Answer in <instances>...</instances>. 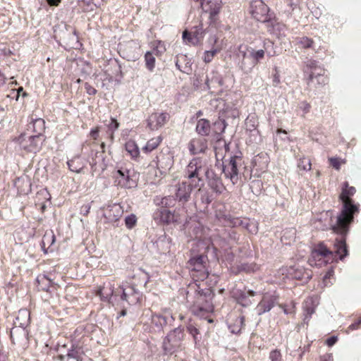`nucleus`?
I'll return each mask as SVG.
<instances>
[{
  "mask_svg": "<svg viewBox=\"0 0 361 361\" xmlns=\"http://www.w3.org/2000/svg\"><path fill=\"white\" fill-rule=\"evenodd\" d=\"M340 199L343 202V208L341 213L336 216V222L331 225L332 229L341 234L346 233L350 224L353 220L354 214L357 212V207L352 203L350 197L355 192L354 187H348L347 183H344Z\"/></svg>",
  "mask_w": 361,
  "mask_h": 361,
  "instance_id": "nucleus-1",
  "label": "nucleus"
},
{
  "mask_svg": "<svg viewBox=\"0 0 361 361\" xmlns=\"http://www.w3.org/2000/svg\"><path fill=\"white\" fill-rule=\"evenodd\" d=\"M194 185L188 181L184 180L176 184L173 187V197H166L163 198L162 204L166 207H172L174 205L176 200L181 204L187 202L190 198Z\"/></svg>",
  "mask_w": 361,
  "mask_h": 361,
  "instance_id": "nucleus-2",
  "label": "nucleus"
},
{
  "mask_svg": "<svg viewBox=\"0 0 361 361\" xmlns=\"http://www.w3.org/2000/svg\"><path fill=\"white\" fill-rule=\"evenodd\" d=\"M208 169L206 162L200 159L195 158L192 159L188 164L185 169V178H187L190 183L194 185L195 188L202 185L200 183L203 181L202 173H206V170Z\"/></svg>",
  "mask_w": 361,
  "mask_h": 361,
  "instance_id": "nucleus-3",
  "label": "nucleus"
},
{
  "mask_svg": "<svg viewBox=\"0 0 361 361\" xmlns=\"http://www.w3.org/2000/svg\"><path fill=\"white\" fill-rule=\"evenodd\" d=\"M43 140L39 135H34L25 132L19 135L16 139V142L19 149L25 153L36 154L40 150Z\"/></svg>",
  "mask_w": 361,
  "mask_h": 361,
  "instance_id": "nucleus-4",
  "label": "nucleus"
},
{
  "mask_svg": "<svg viewBox=\"0 0 361 361\" xmlns=\"http://www.w3.org/2000/svg\"><path fill=\"white\" fill-rule=\"evenodd\" d=\"M184 338L183 329L178 326L171 331L163 341V349L166 353L172 354L180 346Z\"/></svg>",
  "mask_w": 361,
  "mask_h": 361,
  "instance_id": "nucleus-5",
  "label": "nucleus"
},
{
  "mask_svg": "<svg viewBox=\"0 0 361 361\" xmlns=\"http://www.w3.org/2000/svg\"><path fill=\"white\" fill-rule=\"evenodd\" d=\"M339 250H336L334 254L330 250H312L308 259V263L311 267H321L333 262L334 255L336 256Z\"/></svg>",
  "mask_w": 361,
  "mask_h": 361,
  "instance_id": "nucleus-6",
  "label": "nucleus"
},
{
  "mask_svg": "<svg viewBox=\"0 0 361 361\" xmlns=\"http://www.w3.org/2000/svg\"><path fill=\"white\" fill-rule=\"evenodd\" d=\"M250 12L257 21L267 22L271 18L269 7L262 0H253L250 3Z\"/></svg>",
  "mask_w": 361,
  "mask_h": 361,
  "instance_id": "nucleus-7",
  "label": "nucleus"
},
{
  "mask_svg": "<svg viewBox=\"0 0 361 361\" xmlns=\"http://www.w3.org/2000/svg\"><path fill=\"white\" fill-rule=\"evenodd\" d=\"M241 159L237 157L230 158L227 164L223 165L222 172L226 178L230 179L233 185L237 183L238 176V166L240 165Z\"/></svg>",
  "mask_w": 361,
  "mask_h": 361,
  "instance_id": "nucleus-8",
  "label": "nucleus"
},
{
  "mask_svg": "<svg viewBox=\"0 0 361 361\" xmlns=\"http://www.w3.org/2000/svg\"><path fill=\"white\" fill-rule=\"evenodd\" d=\"M191 311L196 315H203L205 312L213 311V306L207 299L206 295L198 293L196 295L195 301L191 307Z\"/></svg>",
  "mask_w": 361,
  "mask_h": 361,
  "instance_id": "nucleus-9",
  "label": "nucleus"
},
{
  "mask_svg": "<svg viewBox=\"0 0 361 361\" xmlns=\"http://www.w3.org/2000/svg\"><path fill=\"white\" fill-rule=\"evenodd\" d=\"M278 299L279 296L275 293L264 294L261 301L256 307L257 314L262 315L265 312H269L278 303Z\"/></svg>",
  "mask_w": 361,
  "mask_h": 361,
  "instance_id": "nucleus-10",
  "label": "nucleus"
},
{
  "mask_svg": "<svg viewBox=\"0 0 361 361\" xmlns=\"http://www.w3.org/2000/svg\"><path fill=\"white\" fill-rule=\"evenodd\" d=\"M150 317L152 323L155 325L159 330H161L164 326L168 324L171 325L174 321V317L166 309L163 310L161 313H152Z\"/></svg>",
  "mask_w": 361,
  "mask_h": 361,
  "instance_id": "nucleus-11",
  "label": "nucleus"
},
{
  "mask_svg": "<svg viewBox=\"0 0 361 361\" xmlns=\"http://www.w3.org/2000/svg\"><path fill=\"white\" fill-rule=\"evenodd\" d=\"M205 176L207 179L209 186L214 192L221 194L225 190L226 188L221 178L212 170H210L208 168V169L206 170Z\"/></svg>",
  "mask_w": 361,
  "mask_h": 361,
  "instance_id": "nucleus-12",
  "label": "nucleus"
},
{
  "mask_svg": "<svg viewBox=\"0 0 361 361\" xmlns=\"http://www.w3.org/2000/svg\"><path fill=\"white\" fill-rule=\"evenodd\" d=\"M305 72L309 75L310 80H313L314 78H321L322 82H326V78L324 77V71L319 66L315 61L309 60L306 62L304 69Z\"/></svg>",
  "mask_w": 361,
  "mask_h": 361,
  "instance_id": "nucleus-13",
  "label": "nucleus"
},
{
  "mask_svg": "<svg viewBox=\"0 0 361 361\" xmlns=\"http://www.w3.org/2000/svg\"><path fill=\"white\" fill-rule=\"evenodd\" d=\"M167 120V114L163 112H155L148 117L147 126L152 130H157L164 126Z\"/></svg>",
  "mask_w": 361,
  "mask_h": 361,
  "instance_id": "nucleus-14",
  "label": "nucleus"
},
{
  "mask_svg": "<svg viewBox=\"0 0 361 361\" xmlns=\"http://www.w3.org/2000/svg\"><path fill=\"white\" fill-rule=\"evenodd\" d=\"M114 177L116 178V183L121 187L131 188L136 185V183L130 177L128 170H118Z\"/></svg>",
  "mask_w": 361,
  "mask_h": 361,
  "instance_id": "nucleus-15",
  "label": "nucleus"
},
{
  "mask_svg": "<svg viewBox=\"0 0 361 361\" xmlns=\"http://www.w3.org/2000/svg\"><path fill=\"white\" fill-rule=\"evenodd\" d=\"M123 214L122 207L120 204H114L104 209L103 215L109 222L114 223L122 216Z\"/></svg>",
  "mask_w": 361,
  "mask_h": 361,
  "instance_id": "nucleus-16",
  "label": "nucleus"
},
{
  "mask_svg": "<svg viewBox=\"0 0 361 361\" xmlns=\"http://www.w3.org/2000/svg\"><path fill=\"white\" fill-rule=\"evenodd\" d=\"M203 38V30L200 26L195 27L191 31H184L183 33V39L184 41L192 44H198Z\"/></svg>",
  "mask_w": 361,
  "mask_h": 361,
  "instance_id": "nucleus-17",
  "label": "nucleus"
},
{
  "mask_svg": "<svg viewBox=\"0 0 361 361\" xmlns=\"http://www.w3.org/2000/svg\"><path fill=\"white\" fill-rule=\"evenodd\" d=\"M232 226H241L247 230L251 233H256L258 231L257 223L249 219L234 218L231 222Z\"/></svg>",
  "mask_w": 361,
  "mask_h": 361,
  "instance_id": "nucleus-18",
  "label": "nucleus"
},
{
  "mask_svg": "<svg viewBox=\"0 0 361 361\" xmlns=\"http://www.w3.org/2000/svg\"><path fill=\"white\" fill-rule=\"evenodd\" d=\"M207 148V140L203 137L194 138L189 144V149L192 154L204 152Z\"/></svg>",
  "mask_w": 361,
  "mask_h": 361,
  "instance_id": "nucleus-19",
  "label": "nucleus"
},
{
  "mask_svg": "<svg viewBox=\"0 0 361 361\" xmlns=\"http://www.w3.org/2000/svg\"><path fill=\"white\" fill-rule=\"evenodd\" d=\"M114 285L110 282L104 283L99 286L96 291V295L99 296L102 300L109 302L114 293Z\"/></svg>",
  "mask_w": 361,
  "mask_h": 361,
  "instance_id": "nucleus-20",
  "label": "nucleus"
},
{
  "mask_svg": "<svg viewBox=\"0 0 361 361\" xmlns=\"http://www.w3.org/2000/svg\"><path fill=\"white\" fill-rule=\"evenodd\" d=\"M236 298L237 302L243 307L249 306L252 303L250 297H254L256 295V292L253 290H237L234 293Z\"/></svg>",
  "mask_w": 361,
  "mask_h": 361,
  "instance_id": "nucleus-21",
  "label": "nucleus"
},
{
  "mask_svg": "<svg viewBox=\"0 0 361 361\" xmlns=\"http://www.w3.org/2000/svg\"><path fill=\"white\" fill-rule=\"evenodd\" d=\"M201 4L202 9L212 16L217 14L221 7V0H202Z\"/></svg>",
  "mask_w": 361,
  "mask_h": 361,
  "instance_id": "nucleus-22",
  "label": "nucleus"
},
{
  "mask_svg": "<svg viewBox=\"0 0 361 361\" xmlns=\"http://www.w3.org/2000/svg\"><path fill=\"white\" fill-rule=\"evenodd\" d=\"M121 299L127 301L129 304H135L139 300V293L136 291L134 287L128 286L123 288Z\"/></svg>",
  "mask_w": 361,
  "mask_h": 361,
  "instance_id": "nucleus-23",
  "label": "nucleus"
},
{
  "mask_svg": "<svg viewBox=\"0 0 361 361\" xmlns=\"http://www.w3.org/2000/svg\"><path fill=\"white\" fill-rule=\"evenodd\" d=\"M229 150L228 145L224 140H219L214 145L215 156L217 161L223 160Z\"/></svg>",
  "mask_w": 361,
  "mask_h": 361,
  "instance_id": "nucleus-24",
  "label": "nucleus"
},
{
  "mask_svg": "<svg viewBox=\"0 0 361 361\" xmlns=\"http://www.w3.org/2000/svg\"><path fill=\"white\" fill-rule=\"evenodd\" d=\"M45 130V121L42 118H36L28 125L27 131L31 130L35 133L34 135H39L42 137V134Z\"/></svg>",
  "mask_w": 361,
  "mask_h": 361,
  "instance_id": "nucleus-25",
  "label": "nucleus"
},
{
  "mask_svg": "<svg viewBox=\"0 0 361 361\" xmlns=\"http://www.w3.org/2000/svg\"><path fill=\"white\" fill-rule=\"evenodd\" d=\"M246 49L249 51L248 56L250 58V67H251L252 69V67L264 58L265 51L264 49L255 50L252 48Z\"/></svg>",
  "mask_w": 361,
  "mask_h": 361,
  "instance_id": "nucleus-26",
  "label": "nucleus"
},
{
  "mask_svg": "<svg viewBox=\"0 0 361 361\" xmlns=\"http://www.w3.org/2000/svg\"><path fill=\"white\" fill-rule=\"evenodd\" d=\"M207 261V256L204 255H195L190 259L189 263L191 267H193V269L200 271L202 267H204V264Z\"/></svg>",
  "mask_w": 361,
  "mask_h": 361,
  "instance_id": "nucleus-27",
  "label": "nucleus"
},
{
  "mask_svg": "<svg viewBox=\"0 0 361 361\" xmlns=\"http://www.w3.org/2000/svg\"><path fill=\"white\" fill-rule=\"evenodd\" d=\"M187 331L192 336L195 344V348H200L201 343V336L199 329L192 323H189L186 326Z\"/></svg>",
  "mask_w": 361,
  "mask_h": 361,
  "instance_id": "nucleus-28",
  "label": "nucleus"
},
{
  "mask_svg": "<svg viewBox=\"0 0 361 361\" xmlns=\"http://www.w3.org/2000/svg\"><path fill=\"white\" fill-rule=\"evenodd\" d=\"M246 49H248V48L246 47L245 46L243 47L241 45L239 47V52L243 56V59H242L241 65H240L241 69L244 72L248 73L251 71V67H250V66H247L246 63H247V61H250V58L248 56L249 51Z\"/></svg>",
  "mask_w": 361,
  "mask_h": 361,
  "instance_id": "nucleus-29",
  "label": "nucleus"
},
{
  "mask_svg": "<svg viewBox=\"0 0 361 361\" xmlns=\"http://www.w3.org/2000/svg\"><path fill=\"white\" fill-rule=\"evenodd\" d=\"M161 221L164 223L170 224L178 221L177 217L171 211L162 209L159 212Z\"/></svg>",
  "mask_w": 361,
  "mask_h": 361,
  "instance_id": "nucleus-30",
  "label": "nucleus"
},
{
  "mask_svg": "<svg viewBox=\"0 0 361 361\" xmlns=\"http://www.w3.org/2000/svg\"><path fill=\"white\" fill-rule=\"evenodd\" d=\"M196 130L202 135H208L210 131V123L209 121L206 119H200L198 121L196 126Z\"/></svg>",
  "mask_w": 361,
  "mask_h": 361,
  "instance_id": "nucleus-31",
  "label": "nucleus"
},
{
  "mask_svg": "<svg viewBox=\"0 0 361 361\" xmlns=\"http://www.w3.org/2000/svg\"><path fill=\"white\" fill-rule=\"evenodd\" d=\"M126 150L133 159L138 157L140 154L139 147L133 140H129L126 143Z\"/></svg>",
  "mask_w": 361,
  "mask_h": 361,
  "instance_id": "nucleus-32",
  "label": "nucleus"
},
{
  "mask_svg": "<svg viewBox=\"0 0 361 361\" xmlns=\"http://www.w3.org/2000/svg\"><path fill=\"white\" fill-rule=\"evenodd\" d=\"M294 42L300 49L310 48L313 44L312 39L307 37H296Z\"/></svg>",
  "mask_w": 361,
  "mask_h": 361,
  "instance_id": "nucleus-33",
  "label": "nucleus"
},
{
  "mask_svg": "<svg viewBox=\"0 0 361 361\" xmlns=\"http://www.w3.org/2000/svg\"><path fill=\"white\" fill-rule=\"evenodd\" d=\"M162 139L161 137H153L149 140L146 145L142 148L143 152L149 153L156 149L161 143Z\"/></svg>",
  "mask_w": 361,
  "mask_h": 361,
  "instance_id": "nucleus-34",
  "label": "nucleus"
},
{
  "mask_svg": "<svg viewBox=\"0 0 361 361\" xmlns=\"http://www.w3.org/2000/svg\"><path fill=\"white\" fill-rule=\"evenodd\" d=\"M172 165L171 159L169 157L163 156L161 158H159L157 166L159 169L162 170L164 172L168 171Z\"/></svg>",
  "mask_w": 361,
  "mask_h": 361,
  "instance_id": "nucleus-35",
  "label": "nucleus"
},
{
  "mask_svg": "<svg viewBox=\"0 0 361 361\" xmlns=\"http://www.w3.org/2000/svg\"><path fill=\"white\" fill-rule=\"evenodd\" d=\"M69 169L75 173H80L83 165L79 157L74 158L67 162Z\"/></svg>",
  "mask_w": 361,
  "mask_h": 361,
  "instance_id": "nucleus-36",
  "label": "nucleus"
},
{
  "mask_svg": "<svg viewBox=\"0 0 361 361\" xmlns=\"http://www.w3.org/2000/svg\"><path fill=\"white\" fill-rule=\"evenodd\" d=\"M145 66L149 71H153L155 67V58L153 56V53L147 51L145 55Z\"/></svg>",
  "mask_w": 361,
  "mask_h": 361,
  "instance_id": "nucleus-37",
  "label": "nucleus"
},
{
  "mask_svg": "<svg viewBox=\"0 0 361 361\" xmlns=\"http://www.w3.org/2000/svg\"><path fill=\"white\" fill-rule=\"evenodd\" d=\"M40 288L43 290H48V288L51 283V280L44 275H39L36 279Z\"/></svg>",
  "mask_w": 361,
  "mask_h": 361,
  "instance_id": "nucleus-38",
  "label": "nucleus"
},
{
  "mask_svg": "<svg viewBox=\"0 0 361 361\" xmlns=\"http://www.w3.org/2000/svg\"><path fill=\"white\" fill-rule=\"evenodd\" d=\"M298 166L300 170L310 171L311 170V161L308 158L303 157L298 161Z\"/></svg>",
  "mask_w": 361,
  "mask_h": 361,
  "instance_id": "nucleus-39",
  "label": "nucleus"
},
{
  "mask_svg": "<svg viewBox=\"0 0 361 361\" xmlns=\"http://www.w3.org/2000/svg\"><path fill=\"white\" fill-rule=\"evenodd\" d=\"M166 51V48L164 42L161 41H158L154 44L153 53L155 55L159 56L162 54Z\"/></svg>",
  "mask_w": 361,
  "mask_h": 361,
  "instance_id": "nucleus-40",
  "label": "nucleus"
},
{
  "mask_svg": "<svg viewBox=\"0 0 361 361\" xmlns=\"http://www.w3.org/2000/svg\"><path fill=\"white\" fill-rule=\"evenodd\" d=\"M219 50L217 49H212L209 51H205L204 52L203 61L207 63L212 61L214 56L218 53Z\"/></svg>",
  "mask_w": 361,
  "mask_h": 361,
  "instance_id": "nucleus-41",
  "label": "nucleus"
},
{
  "mask_svg": "<svg viewBox=\"0 0 361 361\" xmlns=\"http://www.w3.org/2000/svg\"><path fill=\"white\" fill-rule=\"evenodd\" d=\"M137 222V218L135 215L130 214L125 219L126 226L128 228H132L135 226Z\"/></svg>",
  "mask_w": 361,
  "mask_h": 361,
  "instance_id": "nucleus-42",
  "label": "nucleus"
},
{
  "mask_svg": "<svg viewBox=\"0 0 361 361\" xmlns=\"http://www.w3.org/2000/svg\"><path fill=\"white\" fill-rule=\"evenodd\" d=\"M269 358L271 361H281V354L278 350H271L269 353Z\"/></svg>",
  "mask_w": 361,
  "mask_h": 361,
  "instance_id": "nucleus-43",
  "label": "nucleus"
},
{
  "mask_svg": "<svg viewBox=\"0 0 361 361\" xmlns=\"http://www.w3.org/2000/svg\"><path fill=\"white\" fill-rule=\"evenodd\" d=\"M109 129L112 131L111 139L113 140V132L118 129L119 123L114 118L111 119L110 123L108 125Z\"/></svg>",
  "mask_w": 361,
  "mask_h": 361,
  "instance_id": "nucleus-44",
  "label": "nucleus"
},
{
  "mask_svg": "<svg viewBox=\"0 0 361 361\" xmlns=\"http://www.w3.org/2000/svg\"><path fill=\"white\" fill-rule=\"evenodd\" d=\"M79 351H80V349H78V348H72L71 350H68L67 355L69 357L78 360L80 358Z\"/></svg>",
  "mask_w": 361,
  "mask_h": 361,
  "instance_id": "nucleus-45",
  "label": "nucleus"
},
{
  "mask_svg": "<svg viewBox=\"0 0 361 361\" xmlns=\"http://www.w3.org/2000/svg\"><path fill=\"white\" fill-rule=\"evenodd\" d=\"M335 248H346L345 240L343 235L341 236L340 238L336 240V243L335 244Z\"/></svg>",
  "mask_w": 361,
  "mask_h": 361,
  "instance_id": "nucleus-46",
  "label": "nucleus"
},
{
  "mask_svg": "<svg viewBox=\"0 0 361 361\" xmlns=\"http://www.w3.org/2000/svg\"><path fill=\"white\" fill-rule=\"evenodd\" d=\"M361 326V318L357 319L356 322H355L354 323L351 324L348 328V331H353V330H356V329H358Z\"/></svg>",
  "mask_w": 361,
  "mask_h": 361,
  "instance_id": "nucleus-47",
  "label": "nucleus"
},
{
  "mask_svg": "<svg viewBox=\"0 0 361 361\" xmlns=\"http://www.w3.org/2000/svg\"><path fill=\"white\" fill-rule=\"evenodd\" d=\"M331 164L336 169L338 170L340 169V166L341 164V161L340 159L337 158H331L329 159Z\"/></svg>",
  "mask_w": 361,
  "mask_h": 361,
  "instance_id": "nucleus-48",
  "label": "nucleus"
},
{
  "mask_svg": "<svg viewBox=\"0 0 361 361\" xmlns=\"http://www.w3.org/2000/svg\"><path fill=\"white\" fill-rule=\"evenodd\" d=\"M85 88L86 90L87 93L90 95H94L97 93L96 89L92 87L88 83H85Z\"/></svg>",
  "mask_w": 361,
  "mask_h": 361,
  "instance_id": "nucleus-49",
  "label": "nucleus"
},
{
  "mask_svg": "<svg viewBox=\"0 0 361 361\" xmlns=\"http://www.w3.org/2000/svg\"><path fill=\"white\" fill-rule=\"evenodd\" d=\"M300 108L303 111L305 114H307L310 111V105L306 102H302L300 104Z\"/></svg>",
  "mask_w": 361,
  "mask_h": 361,
  "instance_id": "nucleus-50",
  "label": "nucleus"
},
{
  "mask_svg": "<svg viewBox=\"0 0 361 361\" xmlns=\"http://www.w3.org/2000/svg\"><path fill=\"white\" fill-rule=\"evenodd\" d=\"M338 338L336 336H331L326 341V343L328 346H333L337 341Z\"/></svg>",
  "mask_w": 361,
  "mask_h": 361,
  "instance_id": "nucleus-51",
  "label": "nucleus"
},
{
  "mask_svg": "<svg viewBox=\"0 0 361 361\" xmlns=\"http://www.w3.org/2000/svg\"><path fill=\"white\" fill-rule=\"evenodd\" d=\"M307 303H308V301H307L305 302V311L307 312V314L309 315V317H310L314 312V307H308Z\"/></svg>",
  "mask_w": 361,
  "mask_h": 361,
  "instance_id": "nucleus-52",
  "label": "nucleus"
},
{
  "mask_svg": "<svg viewBox=\"0 0 361 361\" xmlns=\"http://www.w3.org/2000/svg\"><path fill=\"white\" fill-rule=\"evenodd\" d=\"M99 135V129L98 128H96L94 129H92L90 132V135L94 140H97Z\"/></svg>",
  "mask_w": 361,
  "mask_h": 361,
  "instance_id": "nucleus-53",
  "label": "nucleus"
},
{
  "mask_svg": "<svg viewBox=\"0 0 361 361\" xmlns=\"http://www.w3.org/2000/svg\"><path fill=\"white\" fill-rule=\"evenodd\" d=\"M91 208V206L90 204H84L82 207H81V211L82 212H83L85 214H87L90 212V209Z\"/></svg>",
  "mask_w": 361,
  "mask_h": 361,
  "instance_id": "nucleus-54",
  "label": "nucleus"
},
{
  "mask_svg": "<svg viewBox=\"0 0 361 361\" xmlns=\"http://www.w3.org/2000/svg\"><path fill=\"white\" fill-rule=\"evenodd\" d=\"M180 59H178L176 62V67L182 72L183 73H188V71H189V68L188 67H185L184 69L181 68L180 67Z\"/></svg>",
  "mask_w": 361,
  "mask_h": 361,
  "instance_id": "nucleus-55",
  "label": "nucleus"
},
{
  "mask_svg": "<svg viewBox=\"0 0 361 361\" xmlns=\"http://www.w3.org/2000/svg\"><path fill=\"white\" fill-rule=\"evenodd\" d=\"M47 2L51 6H58L61 0H47Z\"/></svg>",
  "mask_w": 361,
  "mask_h": 361,
  "instance_id": "nucleus-56",
  "label": "nucleus"
},
{
  "mask_svg": "<svg viewBox=\"0 0 361 361\" xmlns=\"http://www.w3.org/2000/svg\"><path fill=\"white\" fill-rule=\"evenodd\" d=\"M49 239H51L52 242H54V235H51V236H49L47 235H44V239H43V243H44L45 240H48Z\"/></svg>",
  "mask_w": 361,
  "mask_h": 361,
  "instance_id": "nucleus-57",
  "label": "nucleus"
},
{
  "mask_svg": "<svg viewBox=\"0 0 361 361\" xmlns=\"http://www.w3.org/2000/svg\"><path fill=\"white\" fill-rule=\"evenodd\" d=\"M19 315L27 317L29 316V313L26 310H20L19 312Z\"/></svg>",
  "mask_w": 361,
  "mask_h": 361,
  "instance_id": "nucleus-58",
  "label": "nucleus"
},
{
  "mask_svg": "<svg viewBox=\"0 0 361 361\" xmlns=\"http://www.w3.org/2000/svg\"><path fill=\"white\" fill-rule=\"evenodd\" d=\"M298 0H288V3L290 6H296L298 4Z\"/></svg>",
  "mask_w": 361,
  "mask_h": 361,
  "instance_id": "nucleus-59",
  "label": "nucleus"
},
{
  "mask_svg": "<svg viewBox=\"0 0 361 361\" xmlns=\"http://www.w3.org/2000/svg\"><path fill=\"white\" fill-rule=\"evenodd\" d=\"M279 307H280L281 309H283V312H284L286 314H289V313H290V312H289V311H288V310L285 307V306H284V305H279Z\"/></svg>",
  "mask_w": 361,
  "mask_h": 361,
  "instance_id": "nucleus-60",
  "label": "nucleus"
},
{
  "mask_svg": "<svg viewBox=\"0 0 361 361\" xmlns=\"http://www.w3.org/2000/svg\"><path fill=\"white\" fill-rule=\"evenodd\" d=\"M274 82L276 84L279 83L280 80H279V76H278V75H275V76H274Z\"/></svg>",
  "mask_w": 361,
  "mask_h": 361,
  "instance_id": "nucleus-61",
  "label": "nucleus"
},
{
  "mask_svg": "<svg viewBox=\"0 0 361 361\" xmlns=\"http://www.w3.org/2000/svg\"><path fill=\"white\" fill-rule=\"evenodd\" d=\"M6 357L4 355L0 354V361H6Z\"/></svg>",
  "mask_w": 361,
  "mask_h": 361,
  "instance_id": "nucleus-62",
  "label": "nucleus"
},
{
  "mask_svg": "<svg viewBox=\"0 0 361 361\" xmlns=\"http://www.w3.org/2000/svg\"><path fill=\"white\" fill-rule=\"evenodd\" d=\"M92 164V168H94V170H96L97 165V161H93L92 162V164Z\"/></svg>",
  "mask_w": 361,
  "mask_h": 361,
  "instance_id": "nucleus-63",
  "label": "nucleus"
},
{
  "mask_svg": "<svg viewBox=\"0 0 361 361\" xmlns=\"http://www.w3.org/2000/svg\"><path fill=\"white\" fill-rule=\"evenodd\" d=\"M4 83L3 75L0 74V86Z\"/></svg>",
  "mask_w": 361,
  "mask_h": 361,
  "instance_id": "nucleus-64",
  "label": "nucleus"
}]
</instances>
